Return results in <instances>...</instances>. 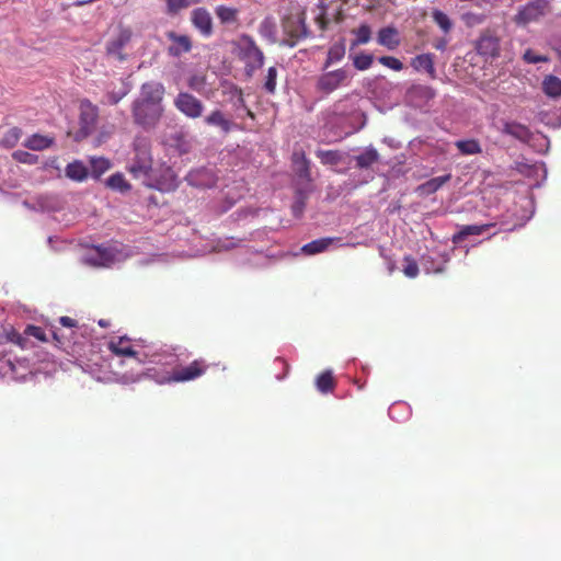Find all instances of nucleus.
I'll return each mask as SVG.
<instances>
[{"label": "nucleus", "instance_id": "nucleus-1", "mask_svg": "<svg viewBox=\"0 0 561 561\" xmlns=\"http://www.w3.org/2000/svg\"><path fill=\"white\" fill-rule=\"evenodd\" d=\"M163 112V106L146 104L138 101H134L131 106L134 123L146 130L152 129L158 125Z\"/></svg>", "mask_w": 561, "mask_h": 561}, {"label": "nucleus", "instance_id": "nucleus-2", "mask_svg": "<svg viewBox=\"0 0 561 561\" xmlns=\"http://www.w3.org/2000/svg\"><path fill=\"white\" fill-rule=\"evenodd\" d=\"M209 364L204 358H196L186 366H178L163 378V382H187L204 376Z\"/></svg>", "mask_w": 561, "mask_h": 561}, {"label": "nucleus", "instance_id": "nucleus-3", "mask_svg": "<svg viewBox=\"0 0 561 561\" xmlns=\"http://www.w3.org/2000/svg\"><path fill=\"white\" fill-rule=\"evenodd\" d=\"M282 25L284 33L288 36L286 42L291 47L295 46L298 41L309 35L304 11L288 14L284 18Z\"/></svg>", "mask_w": 561, "mask_h": 561}, {"label": "nucleus", "instance_id": "nucleus-4", "mask_svg": "<svg viewBox=\"0 0 561 561\" xmlns=\"http://www.w3.org/2000/svg\"><path fill=\"white\" fill-rule=\"evenodd\" d=\"M135 158L127 167L128 172L134 179L142 180L147 183L151 180L152 172V158L149 150L146 147L135 146Z\"/></svg>", "mask_w": 561, "mask_h": 561}, {"label": "nucleus", "instance_id": "nucleus-5", "mask_svg": "<svg viewBox=\"0 0 561 561\" xmlns=\"http://www.w3.org/2000/svg\"><path fill=\"white\" fill-rule=\"evenodd\" d=\"M79 110L80 128L77 134V139H83L95 130L99 119V107L94 105L90 100L84 99L80 102Z\"/></svg>", "mask_w": 561, "mask_h": 561}, {"label": "nucleus", "instance_id": "nucleus-6", "mask_svg": "<svg viewBox=\"0 0 561 561\" xmlns=\"http://www.w3.org/2000/svg\"><path fill=\"white\" fill-rule=\"evenodd\" d=\"M240 58L245 62L249 75L260 69L264 62L263 51L256 46L252 37L244 35L240 42Z\"/></svg>", "mask_w": 561, "mask_h": 561}, {"label": "nucleus", "instance_id": "nucleus-7", "mask_svg": "<svg viewBox=\"0 0 561 561\" xmlns=\"http://www.w3.org/2000/svg\"><path fill=\"white\" fill-rule=\"evenodd\" d=\"M550 8L549 0H533L520 7L514 16V22L518 25H526L538 21Z\"/></svg>", "mask_w": 561, "mask_h": 561}, {"label": "nucleus", "instance_id": "nucleus-8", "mask_svg": "<svg viewBox=\"0 0 561 561\" xmlns=\"http://www.w3.org/2000/svg\"><path fill=\"white\" fill-rule=\"evenodd\" d=\"M173 103L175 108L188 118L196 119L203 115V102L188 92H180Z\"/></svg>", "mask_w": 561, "mask_h": 561}, {"label": "nucleus", "instance_id": "nucleus-9", "mask_svg": "<svg viewBox=\"0 0 561 561\" xmlns=\"http://www.w3.org/2000/svg\"><path fill=\"white\" fill-rule=\"evenodd\" d=\"M476 50L479 55L490 58L500 56L501 39L495 31L484 30L476 42Z\"/></svg>", "mask_w": 561, "mask_h": 561}, {"label": "nucleus", "instance_id": "nucleus-10", "mask_svg": "<svg viewBox=\"0 0 561 561\" xmlns=\"http://www.w3.org/2000/svg\"><path fill=\"white\" fill-rule=\"evenodd\" d=\"M347 79V71L342 68L324 72L318 78L316 89L321 93L330 94L346 84Z\"/></svg>", "mask_w": 561, "mask_h": 561}, {"label": "nucleus", "instance_id": "nucleus-11", "mask_svg": "<svg viewBox=\"0 0 561 561\" xmlns=\"http://www.w3.org/2000/svg\"><path fill=\"white\" fill-rule=\"evenodd\" d=\"M164 87L160 82H146L141 85L140 95L135 101L162 106Z\"/></svg>", "mask_w": 561, "mask_h": 561}, {"label": "nucleus", "instance_id": "nucleus-12", "mask_svg": "<svg viewBox=\"0 0 561 561\" xmlns=\"http://www.w3.org/2000/svg\"><path fill=\"white\" fill-rule=\"evenodd\" d=\"M133 32L128 27L121 26L115 37L106 44V53L112 56H116L119 60L124 59L122 54L124 47L130 42Z\"/></svg>", "mask_w": 561, "mask_h": 561}, {"label": "nucleus", "instance_id": "nucleus-13", "mask_svg": "<svg viewBox=\"0 0 561 561\" xmlns=\"http://www.w3.org/2000/svg\"><path fill=\"white\" fill-rule=\"evenodd\" d=\"M186 181L192 186L207 188L213 187L216 184L217 179L211 170L199 168L191 171L186 175Z\"/></svg>", "mask_w": 561, "mask_h": 561}, {"label": "nucleus", "instance_id": "nucleus-14", "mask_svg": "<svg viewBox=\"0 0 561 561\" xmlns=\"http://www.w3.org/2000/svg\"><path fill=\"white\" fill-rule=\"evenodd\" d=\"M167 37L171 41V45L168 47V53L172 57H180L183 54L191 51L192 41L187 35H180L175 32H168Z\"/></svg>", "mask_w": 561, "mask_h": 561}, {"label": "nucleus", "instance_id": "nucleus-15", "mask_svg": "<svg viewBox=\"0 0 561 561\" xmlns=\"http://www.w3.org/2000/svg\"><path fill=\"white\" fill-rule=\"evenodd\" d=\"M192 22L194 26L205 36L213 32V20L209 12L204 8H197L192 12Z\"/></svg>", "mask_w": 561, "mask_h": 561}, {"label": "nucleus", "instance_id": "nucleus-16", "mask_svg": "<svg viewBox=\"0 0 561 561\" xmlns=\"http://www.w3.org/2000/svg\"><path fill=\"white\" fill-rule=\"evenodd\" d=\"M115 260V255L111 249L104 247H95L87 256V261L94 266H107Z\"/></svg>", "mask_w": 561, "mask_h": 561}, {"label": "nucleus", "instance_id": "nucleus-17", "mask_svg": "<svg viewBox=\"0 0 561 561\" xmlns=\"http://www.w3.org/2000/svg\"><path fill=\"white\" fill-rule=\"evenodd\" d=\"M377 42L388 49H396L400 45L398 30L393 26L382 27L378 32Z\"/></svg>", "mask_w": 561, "mask_h": 561}, {"label": "nucleus", "instance_id": "nucleus-18", "mask_svg": "<svg viewBox=\"0 0 561 561\" xmlns=\"http://www.w3.org/2000/svg\"><path fill=\"white\" fill-rule=\"evenodd\" d=\"M293 163L296 167V173L300 179H304L308 182L311 181V170H310V161L306 157V153L300 151H295L293 153Z\"/></svg>", "mask_w": 561, "mask_h": 561}, {"label": "nucleus", "instance_id": "nucleus-19", "mask_svg": "<svg viewBox=\"0 0 561 561\" xmlns=\"http://www.w3.org/2000/svg\"><path fill=\"white\" fill-rule=\"evenodd\" d=\"M412 67L417 70L426 71L431 78H435L436 70L434 67V55L433 54H421L412 59Z\"/></svg>", "mask_w": 561, "mask_h": 561}, {"label": "nucleus", "instance_id": "nucleus-20", "mask_svg": "<svg viewBox=\"0 0 561 561\" xmlns=\"http://www.w3.org/2000/svg\"><path fill=\"white\" fill-rule=\"evenodd\" d=\"M340 238H321L313 240L301 248L302 253L307 255H314L325 251L333 242L340 241Z\"/></svg>", "mask_w": 561, "mask_h": 561}, {"label": "nucleus", "instance_id": "nucleus-21", "mask_svg": "<svg viewBox=\"0 0 561 561\" xmlns=\"http://www.w3.org/2000/svg\"><path fill=\"white\" fill-rule=\"evenodd\" d=\"M205 123L209 126L219 127L225 134L230 133L233 127V123L226 118L224 113L219 110L210 112V114L205 117Z\"/></svg>", "mask_w": 561, "mask_h": 561}, {"label": "nucleus", "instance_id": "nucleus-22", "mask_svg": "<svg viewBox=\"0 0 561 561\" xmlns=\"http://www.w3.org/2000/svg\"><path fill=\"white\" fill-rule=\"evenodd\" d=\"M502 131L520 141H528L530 139V130L525 125L515 122L505 123Z\"/></svg>", "mask_w": 561, "mask_h": 561}, {"label": "nucleus", "instance_id": "nucleus-23", "mask_svg": "<svg viewBox=\"0 0 561 561\" xmlns=\"http://www.w3.org/2000/svg\"><path fill=\"white\" fill-rule=\"evenodd\" d=\"M492 225H468L461 227V229L454 234L453 242L459 243L469 236H479L486 231Z\"/></svg>", "mask_w": 561, "mask_h": 561}, {"label": "nucleus", "instance_id": "nucleus-24", "mask_svg": "<svg viewBox=\"0 0 561 561\" xmlns=\"http://www.w3.org/2000/svg\"><path fill=\"white\" fill-rule=\"evenodd\" d=\"M379 160L378 151L369 146L365 149V151L355 157L356 167L358 169H368Z\"/></svg>", "mask_w": 561, "mask_h": 561}, {"label": "nucleus", "instance_id": "nucleus-25", "mask_svg": "<svg viewBox=\"0 0 561 561\" xmlns=\"http://www.w3.org/2000/svg\"><path fill=\"white\" fill-rule=\"evenodd\" d=\"M108 350L118 356H135L136 352L129 343V340L119 337L108 343Z\"/></svg>", "mask_w": 561, "mask_h": 561}, {"label": "nucleus", "instance_id": "nucleus-26", "mask_svg": "<svg viewBox=\"0 0 561 561\" xmlns=\"http://www.w3.org/2000/svg\"><path fill=\"white\" fill-rule=\"evenodd\" d=\"M53 142L54 139L48 136L34 134L25 140L24 147L31 150L41 151L46 148H49L53 145Z\"/></svg>", "mask_w": 561, "mask_h": 561}, {"label": "nucleus", "instance_id": "nucleus-27", "mask_svg": "<svg viewBox=\"0 0 561 561\" xmlns=\"http://www.w3.org/2000/svg\"><path fill=\"white\" fill-rule=\"evenodd\" d=\"M542 91L550 98L561 96V79L553 75L546 76L542 81Z\"/></svg>", "mask_w": 561, "mask_h": 561}, {"label": "nucleus", "instance_id": "nucleus-28", "mask_svg": "<svg viewBox=\"0 0 561 561\" xmlns=\"http://www.w3.org/2000/svg\"><path fill=\"white\" fill-rule=\"evenodd\" d=\"M66 175L73 181H84L89 171L88 168L81 161H73L66 167Z\"/></svg>", "mask_w": 561, "mask_h": 561}, {"label": "nucleus", "instance_id": "nucleus-29", "mask_svg": "<svg viewBox=\"0 0 561 561\" xmlns=\"http://www.w3.org/2000/svg\"><path fill=\"white\" fill-rule=\"evenodd\" d=\"M455 146L463 156L479 154L482 152L481 145L477 139L457 140Z\"/></svg>", "mask_w": 561, "mask_h": 561}, {"label": "nucleus", "instance_id": "nucleus-30", "mask_svg": "<svg viewBox=\"0 0 561 561\" xmlns=\"http://www.w3.org/2000/svg\"><path fill=\"white\" fill-rule=\"evenodd\" d=\"M215 12L222 24H231L238 22L239 10L236 8L221 4L216 8Z\"/></svg>", "mask_w": 561, "mask_h": 561}, {"label": "nucleus", "instance_id": "nucleus-31", "mask_svg": "<svg viewBox=\"0 0 561 561\" xmlns=\"http://www.w3.org/2000/svg\"><path fill=\"white\" fill-rule=\"evenodd\" d=\"M317 389L322 393L332 392L335 388V380L331 370L321 373L316 379Z\"/></svg>", "mask_w": 561, "mask_h": 561}, {"label": "nucleus", "instance_id": "nucleus-32", "mask_svg": "<svg viewBox=\"0 0 561 561\" xmlns=\"http://www.w3.org/2000/svg\"><path fill=\"white\" fill-rule=\"evenodd\" d=\"M91 174L94 178H100L111 168V162L104 157H92L90 159Z\"/></svg>", "mask_w": 561, "mask_h": 561}, {"label": "nucleus", "instance_id": "nucleus-33", "mask_svg": "<svg viewBox=\"0 0 561 561\" xmlns=\"http://www.w3.org/2000/svg\"><path fill=\"white\" fill-rule=\"evenodd\" d=\"M317 157L325 165H336L342 161V153L339 150H317Z\"/></svg>", "mask_w": 561, "mask_h": 561}, {"label": "nucleus", "instance_id": "nucleus-34", "mask_svg": "<svg viewBox=\"0 0 561 561\" xmlns=\"http://www.w3.org/2000/svg\"><path fill=\"white\" fill-rule=\"evenodd\" d=\"M106 184L110 188L118 192H127L131 188L130 184L126 181L124 175L119 172L112 174Z\"/></svg>", "mask_w": 561, "mask_h": 561}, {"label": "nucleus", "instance_id": "nucleus-35", "mask_svg": "<svg viewBox=\"0 0 561 561\" xmlns=\"http://www.w3.org/2000/svg\"><path fill=\"white\" fill-rule=\"evenodd\" d=\"M169 14H176L181 10L187 9L193 4H198L202 0H164Z\"/></svg>", "mask_w": 561, "mask_h": 561}, {"label": "nucleus", "instance_id": "nucleus-36", "mask_svg": "<svg viewBox=\"0 0 561 561\" xmlns=\"http://www.w3.org/2000/svg\"><path fill=\"white\" fill-rule=\"evenodd\" d=\"M433 21L438 25V27L445 33L448 34L453 28V22L449 16L440 10L435 9L432 12Z\"/></svg>", "mask_w": 561, "mask_h": 561}, {"label": "nucleus", "instance_id": "nucleus-37", "mask_svg": "<svg viewBox=\"0 0 561 561\" xmlns=\"http://www.w3.org/2000/svg\"><path fill=\"white\" fill-rule=\"evenodd\" d=\"M21 136H22V129L19 127H13L4 134L3 138L0 141V145L3 148H8V149L13 148L19 142Z\"/></svg>", "mask_w": 561, "mask_h": 561}, {"label": "nucleus", "instance_id": "nucleus-38", "mask_svg": "<svg viewBox=\"0 0 561 561\" xmlns=\"http://www.w3.org/2000/svg\"><path fill=\"white\" fill-rule=\"evenodd\" d=\"M345 55V45L343 43H336L329 48L328 57L325 60V67L331 64L340 61Z\"/></svg>", "mask_w": 561, "mask_h": 561}, {"label": "nucleus", "instance_id": "nucleus-39", "mask_svg": "<svg viewBox=\"0 0 561 561\" xmlns=\"http://www.w3.org/2000/svg\"><path fill=\"white\" fill-rule=\"evenodd\" d=\"M354 33L356 34V39L353 42V46L366 44L371 38V30L367 24H362Z\"/></svg>", "mask_w": 561, "mask_h": 561}, {"label": "nucleus", "instance_id": "nucleus-40", "mask_svg": "<svg viewBox=\"0 0 561 561\" xmlns=\"http://www.w3.org/2000/svg\"><path fill=\"white\" fill-rule=\"evenodd\" d=\"M374 57L370 54H359L353 57V65L357 70H367L370 68Z\"/></svg>", "mask_w": 561, "mask_h": 561}, {"label": "nucleus", "instance_id": "nucleus-41", "mask_svg": "<svg viewBox=\"0 0 561 561\" xmlns=\"http://www.w3.org/2000/svg\"><path fill=\"white\" fill-rule=\"evenodd\" d=\"M450 178V174L433 178L428 180L426 183H424L423 186L427 192L433 193L440 188L446 182H448Z\"/></svg>", "mask_w": 561, "mask_h": 561}, {"label": "nucleus", "instance_id": "nucleus-42", "mask_svg": "<svg viewBox=\"0 0 561 561\" xmlns=\"http://www.w3.org/2000/svg\"><path fill=\"white\" fill-rule=\"evenodd\" d=\"M205 85L206 79L204 76L193 75L187 80V87L197 93H202L205 89Z\"/></svg>", "mask_w": 561, "mask_h": 561}, {"label": "nucleus", "instance_id": "nucleus-43", "mask_svg": "<svg viewBox=\"0 0 561 561\" xmlns=\"http://www.w3.org/2000/svg\"><path fill=\"white\" fill-rule=\"evenodd\" d=\"M404 262H405V265L403 267L404 275L410 278L416 277L420 272L416 261L411 256H405Z\"/></svg>", "mask_w": 561, "mask_h": 561}, {"label": "nucleus", "instance_id": "nucleus-44", "mask_svg": "<svg viewBox=\"0 0 561 561\" xmlns=\"http://www.w3.org/2000/svg\"><path fill=\"white\" fill-rule=\"evenodd\" d=\"M276 78H277V69L275 67H270L267 69V75L264 83L265 90L273 94L276 89Z\"/></svg>", "mask_w": 561, "mask_h": 561}, {"label": "nucleus", "instance_id": "nucleus-45", "mask_svg": "<svg viewBox=\"0 0 561 561\" xmlns=\"http://www.w3.org/2000/svg\"><path fill=\"white\" fill-rule=\"evenodd\" d=\"M128 93V89L125 87V84H122V87L118 90H111L106 93L107 102L112 105L117 104L126 94Z\"/></svg>", "mask_w": 561, "mask_h": 561}, {"label": "nucleus", "instance_id": "nucleus-46", "mask_svg": "<svg viewBox=\"0 0 561 561\" xmlns=\"http://www.w3.org/2000/svg\"><path fill=\"white\" fill-rule=\"evenodd\" d=\"M378 61L385 66L388 67L394 71H400L403 69V64L401 60H399L396 57L392 56H382L378 59Z\"/></svg>", "mask_w": 561, "mask_h": 561}, {"label": "nucleus", "instance_id": "nucleus-47", "mask_svg": "<svg viewBox=\"0 0 561 561\" xmlns=\"http://www.w3.org/2000/svg\"><path fill=\"white\" fill-rule=\"evenodd\" d=\"M523 59L527 64L547 62L549 60L547 56L538 55L533 49H527L523 55Z\"/></svg>", "mask_w": 561, "mask_h": 561}, {"label": "nucleus", "instance_id": "nucleus-48", "mask_svg": "<svg viewBox=\"0 0 561 561\" xmlns=\"http://www.w3.org/2000/svg\"><path fill=\"white\" fill-rule=\"evenodd\" d=\"M12 157L14 160H16L18 162H21V163L32 164L36 161V158L32 153H30L27 151H23V150L14 151Z\"/></svg>", "mask_w": 561, "mask_h": 561}, {"label": "nucleus", "instance_id": "nucleus-49", "mask_svg": "<svg viewBox=\"0 0 561 561\" xmlns=\"http://www.w3.org/2000/svg\"><path fill=\"white\" fill-rule=\"evenodd\" d=\"M25 333L31 336H34L38 341H46L45 332L39 327L28 325L25 330Z\"/></svg>", "mask_w": 561, "mask_h": 561}, {"label": "nucleus", "instance_id": "nucleus-50", "mask_svg": "<svg viewBox=\"0 0 561 561\" xmlns=\"http://www.w3.org/2000/svg\"><path fill=\"white\" fill-rule=\"evenodd\" d=\"M466 18H467L468 25L481 24L484 21V15H482V14L469 13V14H467Z\"/></svg>", "mask_w": 561, "mask_h": 561}, {"label": "nucleus", "instance_id": "nucleus-51", "mask_svg": "<svg viewBox=\"0 0 561 561\" xmlns=\"http://www.w3.org/2000/svg\"><path fill=\"white\" fill-rule=\"evenodd\" d=\"M59 322H60V324L62 327H66V328H73V327L77 325V321L75 319L70 318V317H67V316L61 317L59 319Z\"/></svg>", "mask_w": 561, "mask_h": 561}, {"label": "nucleus", "instance_id": "nucleus-52", "mask_svg": "<svg viewBox=\"0 0 561 561\" xmlns=\"http://www.w3.org/2000/svg\"><path fill=\"white\" fill-rule=\"evenodd\" d=\"M447 43L448 41L446 38H440L438 41H436L434 43V47L437 49V50H445L446 49V46H447Z\"/></svg>", "mask_w": 561, "mask_h": 561}, {"label": "nucleus", "instance_id": "nucleus-53", "mask_svg": "<svg viewBox=\"0 0 561 561\" xmlns=\"http://www.w3.org/2000/svg\"><path fill=\"white\" fill-rule=\"evenodd\" d=\"M302 208H304V203L302 202H297L294 206H293V211L296 216L300 215L301 211H302Z\"/></svg>", "mask_w": 561, "mask_h": 561}, {"label": "nucleus", "instance_id": "nucleus-54", "mask_svg": "<svg viewBox=\"0 0 561 561\" xmlns=\"http://www.w3.org/2000/svg\"><path fill=\"white\" fill-rule=\"evenodd\" d=\"M16 336V340H13L16 344H19L20 346L24 347V343L26 342V339L25 337H22L21 335L19 334H14Z\"/></svg>", "mask_w": 561, "mask_h": 561}, {"label": "nucleus", "instance_id": "nucleus-55", "mask_svg": "<svg viewBox=\"0 0 561 561\" xmlns=\"http://www.w3.org/2000/svg\"><path fill=\"white\" fill-rule=\"evenodd\" d=\"M319 22H320V27L321 30H324L325 28V21L322 16L318 18Z\"/></svg>", "mask_w": 561, "mask_h": 561}, {"label": "nucleus", "instance_id": "nucleus-56", "mask_svg": "<svg viewBox=\"0 0 561 561\" xmlns=\"http://www.w3.org/2000/svg\"><path fill=\"white\" fill-rule=\"evenodd\" d=\"M167 172H168V174L170 175V178L173 180V179H174V174H173V172H172L170 169H168V171H167Z\"/></svg>", "mask_w": 561, "mask_h": 561}, {"label": "nucleus", "instance_id": "nucleus-57", "mask_svg": "<svg viewBox=\"0 0 561 561\" xmlns=\"http://www.w3.org/2000/svg\"><path fill=\"white\" fill-rule=\"evenodd\" d=\"M99 324H100L101 327H106V323H105L103 320H101V321L99 322Z\"/></svg>", "mask_w": 561, "mask_h": 561}, {"label": "nucleus", "instance_id": "nucleus-58", "mask_svg": "<svg viewBox=\"0 0 561 561\" xmlns=\"http://www.w3.org/2000/svg\"><path fill=\"white\" fill-rule=\"evenodd\" d=\"M279 362H280L284 366H286V368H288V366H287V364L285 363V360L279 359Z\"/></svg>", "mask_w": 561, "mask_h": 561}, {"label": "nucleus", "instance_id": "nucleus-59", "mask_svg": "<svg viewBox=\"0 0 561 561\" xmlns=\"http://www.w3.org/2000/svg\"><path fill=\"white\" fill-rule=\"evenodd\" d=\"M181 152H182V153H186V152H187V148H183V149H181Z\"/></svg>", "mask_w": 561, "mask_h": 561}]
</instances>
